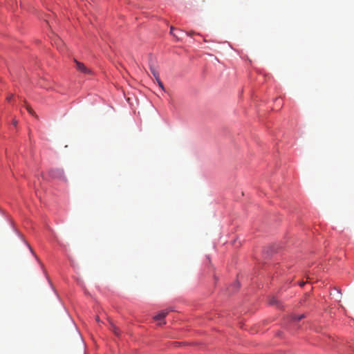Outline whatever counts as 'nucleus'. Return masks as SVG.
I'll return each mask as SVG.
<instances>
[{"label":"nucleus","instance_id":"obj_9","mask_svg":"<svg viewBox=\"0 0 354 354\" xmlns=\"http://www.w3.org/2000/svg\"><path fill=\"white\" fill-rule=\"evenodd\" d=\"M156 80L159 87L161 88L164 91V84H163L162 82L160 80V77Z\"/></svg>","mask_w":354,"mask_h":354},{"label":"nucleus","instance_id":"obj_1","mask_svg":"<svg viewBox=\"0 0 354 354\" xmlns=\"http://www.w3.org/2000/svg\"><path fill=\"white\" fill-rule=\"evenodd\" d=\"M50 175L55 178L65 180L64 171L61 168H53L50 170Z\"/></svg>","mask_w":354,"mask_h":354},{"label":"nucleus","instance_id":"obj_17","mask_svg":"<svg viewBox=\"0 0 354 354\" xmlns=\"http://www.w3.org/2000/svg\"><path fill=\"white\" fill-rule=\"evenodd\" d=\"M173 30H174V28H171V31H170V32H171V34H174V33H173Z\"/></svg>","mask_w":354,"mask_h":354},{"label":"nucleus","instance_id":"obj_2","mask_svg":"<svg viewBox=\"0 0 354 354\" xmlns=\"http://www.w3.org/2000/svg\"><path fill=\"white\" fill-rule=\"evenodd\" d=\"M74 61L76 64V68L77 71L86 74L91 73V69L85 66L84 64L79 62V61L76 59H75Z\"/></svg>","mask_w":354,"mask_h":354},{"label":"nucleus","instance_id":"obj_16","mask_svg":"<svg viewBox=\"0 0 354 354\" xmlns=\"http://www.w3.org/2000/svg\"><path fill=\"white\" fill-rule=\"evenodd\" d=\"M95 320H96L97 322H100V319H99V317H96V318H95Z\"/></svg>","mask_w":354,"mask_h":354},{"label":"nucleus","instance_id":"obj_5","mask_svg":"<svg viewBox=\"0 0 354 354\" xmlns=\"http://www.w3.org/2000/svg\"><path fill=\"white\" fill-rule=\"evenodd\" d=\"M110 330L117 336L120 335V330L113 323H110Z\"/></svg>","mask_w":354,"mask_h":354},{"label":"nucleus","instance_id":"obj_11","mask_svg":"<svg viewBox=\"0 0 354 354\" xmlns=\"http://www.w3.org/2000/svg\"><path fill=\"white\" fill-rule=\"evenodd\" d=\"M195 34H196V32L194 31H189V32H187V35H189V36H192V35H194Z\"/></svg>","mask_w":354,"mask_h":354},{"label":"nucleus","instance_id":"obj_12","mask_svg":"<svg viewBox=\"0 0 354 354\" xmlns=\"http://www.w3.org/2000/svg\"><path fill=\"white\" fill-rule=\"evenodd\" d=\"M27 110H28V113H30V114H32V115L33 114L32 109L30 107L27 106Z\"/></svg>","mask_w":354,"mask_h":354},{"label":"nucleus","instance_id":"obj_4","mask_svg":"<svg viewBox=\"0 0 354 354\" xmlns=\"http://www.w3.org/2000/svg\"><path fill=\"white\" fill-rule=\"evenodd\" d=\"M149 68L153 77L155 78V80H158V78H159V73L157 70V68L154 66L153 64H150Z\"/></svg>","mask_w":354,"mask_h":354},{"label":"nucleus","instance_id":"obj_3","mask_svg":"<svg viewBox=\"0 0 354 354\" xmlns=\"http://www.w3.org/2000/svg\"><path fill=\"white\" fill-rule=\"evenodd\" d=\"M171 310H163L159 312L156 316L153 317V319L156 321L163 320L166 315L169 313Z\"/></svg>","mask_w":354,"mask_h":354},{"label":"nucleus","instance_id":"obj_15","mask_svg":"<svg viewBox=\"0 0 354 354\" xmlns=\"http://www.w3.org/2000/svg\"><path fill=\"white\" fill-rule=\"evenodd\" d=\"M12 124H13V125L16 126V125H17V120H13V121H12Z\"/></svg>","mask_w":354,"mask_h":354},{"label":"nucleus","instance_id":"obj_14","mask_svg":"<svg viewBox=\"0 0 354 354\" xmlns=\"http://www.w3.org/2000/svg\"><path fill=\"white\" fill-rule=\"evenodd\" d=\"M234 286L235 288H236V289H237V288H239V283H238V282L235 283L234 284Z\"/></svg>","mask_w":354,"mask_h":354},{"label":"nucleus","instance_id":"obj_10","mask_svg":"<svg viewBox=\"0 0 354 354\" xmlns=\"http://www.w3.org/2000/svg\"><path fill=\"white\" fill-rule=\"evenodd\" d=\"M334 290H335V292L338 295L339 300H340V299L342 298V293H341V292L337 290V289H336V288H334Z\"/></svg>","mask_w":354,"mask_h":354},{"label":"nucleus","instance_id":"obj_18","mask_svg":"<svg viewBox=\"0 0 354 354\" xmlns=\"http://www.w3.org/2000/svg\"><path fill=\"white\" fill-rule=\"evenodd\" d=\"M304 282L300 283V286H304Z\"/></svg>","mask_w":354,"mask_h":354},{"label":"nucleus","instance_id":"obj_6","mask_svg":"<svg viewBox=\"0 0 354 354\" xmlns=\"http://www.w3.org/2000/svg\"><path fill=\"white\" fill-rule=\"evenodd\" d=\"M269 304L272 306H279V301L278 299L275 297H272L269 300Z\"/></svg>","mask_w":354,"mask_h":354},{"label":"nucleus","instance_id":"obj_13","mask_svg":"<svg viewBox=\"0 0 354 354\" xmlns=\"http://www.w3.org/2000/svg\"><path fill=\"white\" fill-rule=\"evenodd\" d=\"M12 95H8V96L7 97V98H6V100H7L8 102H10V100H11V99H12Z\"/></svg>","mask_w":354,"mask_h":354},{"label":"nucleus","instance_id":"obj_8","mask_svg":"<svg viewBox=\"0 0 354 354\" xmlns=\"http://www.w3.org/2000/svg\"><path fill=\"white\" fill-rule=\"evenodd\" d=\"M304 317H305L304 314H301L300 316H297V315L293 316L292 319L296 321H299L301 319H304Z\"/></svg>","mask_w":354,"mask_h":354},{"label":"nucleus","instance_id":"obj_7","mask_svg":"<svg viewBox=\"0 0 354 354\" xmlns=\"http://www.w3.org/2000/svg\"><path fill=\"white\" fill-rule=\"evenodd\" d=\"M57 48H60L62 50V46H63V41L60 39H57L55 41Z\"/></svg>","mask_w":354,"mask_h":354}]
</instances>
